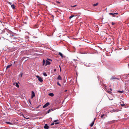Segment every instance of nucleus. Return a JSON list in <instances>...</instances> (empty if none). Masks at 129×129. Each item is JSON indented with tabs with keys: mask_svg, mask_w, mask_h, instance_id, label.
I'll use <instances>...</instances> for the list:
<instances>
[{
	"mask_svg": "<svg viewBox=\"0 0 129 129\" xmlns=\"http://www.w3.org/2000/svg\"><path fill=\"white\" fill-rule=\"evenodd\" d=\"M5 32L4 33L5 37L7 38H8L9 37H11L13 36V35H11L10 31L6 29L5 30Z\"/></svg>",
	"mask_w": 129,
	"mask_h": 129,
	"instance_id": "1",
	"label": "nucleus"
},
{
	"mask_svg": "<svg viewBox=\"0 0 129 129\" xmlns=\"http://www.w3.org/2000/svg\"><path fill=\"white\" fill-rule=\"evenodd\" d=\"M36 77L38 78V80L41 82H42L43 81V80L42 78L40 77L39 76H36Z\"/></svg>",
	"mask_w": 129,
	"mask_h": 129,
	"instance_id": "2",
	"label": "nucleus"
},
{
	"mask_svg": "<svg viewBox=\"0 0 129 129\" xmlns=\"http://www.w3.org/2000/svg\"><path fill=\"white\" fill-rule=\"evenodd\" d=\"M115 120H113L111 121H108L106 122V124H112L114 123L115 122Z\"/></svg>",
	"mask_w": 129,
	"mask_h": 129,
	"instance_id": "3",
	"label": "nucleus"
},
{
	"mask_svg": "<svg viewBox=\"0 0 129 129\" xmlns=\"http://www.w3.org/2000/svg\"><path fill=\"white\" fill-rule=\"evenodd\" d=\"M49 102H47L44 105V106L43 107V108H45L46 107H47L48 106H49Z\"/></svg>",
	"mask_w": 129,
	"mask_h": 129,
	"instance_id": "4",
	"label": "nucleus"
},
{
	"mask_svg": "<svg viewBox=\"0 0 129 129\" xmlns=\"http://www.w3.org/2000/svg\"><path fill=\"white\" fill-rule=\"evenodd\" d=\"M32 94L31 96V98L33 99V98L35 96V93L33 91H32L31 92Z\"/></svg>",
	"mask_w": 129,
	"mask_h": 129,
	"instance_id": "5",
	"label": "nucleus"
},
{
	"mask_svg": "<svg viewBox=\"0 0 129 129\" xmlns=\"http://www.w3.org/2000/svg\"><path fill=\"white\" fill-rule=\"evenodd\" d=\"M95 119L94 118V120L93 121H92V122L90 124V126L91 127H92L93 125L94 124V121L95 120Z\"/></svg>",
	"mask_w": 129,
	"mask_h": 129,
	"instance_id": "6",
	"label": "nucleus"
},
{
	"mask_svg": "<svg viewBox=\"0 0 129 129\" xmlns=\"http://www.w3.org/2000/svg\"><path fill=\"white\" fill-rule=\"evenodd\" d=\"M49 128V127L47 125V124H45L44 126V128L45 129H48Z\"/></svg>",
	"mask_w": 129,
	"mask_h": 129,
	"instance_id": "7",
	"label": "nucleus"
},
{
	"mask_svg": "<svg viewBox=\"0 0 129 129\" xmlns=\"http://www.w3.org/2000/svg\"><path fill=\"white\" fill-rule=\"evenodd\" d=\"M51 63L49 61H48L47 60L46 61V63L45 64V66H46L47 65H49V64H50Z\"/></svg>",
	"mask_w": 129,
	"mask_h": 129,
	"instance_id": "8",
	"label": "nucleus"
},
{
	"mask_svg": "<svg viewBox=\"0 0 129 129\" xmlns=\"http://www.w3.org/2000/svg\"><path fill=\"white\" fill-rule=\"evenodd\" d=\"M58 120H54V122H55L54 123V124H57L59 123V122H56L58 121Z\"/></svg>",
	"mask_w": 129,
	"mask_h": 129,
	"instance_id": "9",
	"label": "nucleus"
},
{
	"mask_svg": "<svg viewBox=\"0 0 129 129\" xmlns=\"http://www.w3.org/2000/svg\"><path fill=\"white\" fill-rule=\"evenodd\" d=\"M48 95L51 96H54V94L52 93H50Z\"/></svg>",
	"mask_w": 129,
	"mask_h": 129,
	"instance_id": "10",
	"label": "nucleus"
},
{
	"mask_svg": "<svg viewBox=\"0 0 129 129\" xmlns=\"http://www.w3.org/2000/svg\"><path fill=\"white\" fill-rule=\"evenodd\" d=\"M58 54L59 55L61 56L62 58H63V56L61 52H59L58 53Z\"/></svg>",
	"mask_w": 129,
	"mask_h": 129,
	"instance_id": "11",
	"label": "nucleus"
},
{
	"mask_svg": "<svg viewBox=\"0 0 129 129\" xmlns=\"http://www.w3.org/2000/svg\"><path fill=\"white\" fill-rule=\"evenodd\" d=\"M57 79L58 80H61L62 79L61 77L59 75L58 77L57 78Z\"/></svg>",
	"mask_w": 129,
	"mask_h": 129,
	"instance_id": "12",
	"label": "nucleus"
},
{
	"mask_svg": "<svg viewBox=\"0 0 129 129\" xmlns=\"http://www.w3.org/2000/svg\"><path fill=\"white\" fill-rule=\"evenodd\" d=\"M109 14L110 15H112L114 17H115V16L114 15V13H109Z\"/></svg>",
	"mask_w": 129,
	"mask_h": 129,
	"instance_id": "13",
	"label": "nucleus"
},
{
	"mask_svg": "<svg viewBox=\"0 0 129 129\" xmlns=\"http://www.w3.org/2000/svg\"><path fill=\"white\" fill-rule=\"evenodd\" d=\"M12 64H10V65H8L6 69H7L8 68H10L12 65Z\"/></svg>",
	"mask_w": 129,
	"mask_h": 129,
	"instance_id": "14",
	"label": "nucleus"
},
{
	"mask_svg": "<svg viewBox=\"0 0 129 129\" xmlns=\"http://www.w3.org/2000/svg\"><path fill=\"white\" fill-rule=\"evenodd\" d=\"M11 7L13 9H15V6L14 4L11 5Z\"/></svg>",
	"mask_w": 129,
	"mask_h": 129,
	"instance_id": "15",
	"label": "nucleus"
},
{
	"mask_svg": "<svg viewBox=\"0 0 129 129\" xmlns=\"http://www.w3.org/2000/svg\"><path fill=\"white\" fill-rule=\"evenodd\" d=\"M116 78L114 76H112L111 78V80H113L114 79H116Z\"/></svg>",
	"mask_w": 129,
	"mask_h": 129,
	"instance_id": "16",
	"label": "nucleus"
},
{
	"mask_svg": "<svg viewBox=\"0 0 129 129\" xmlns=\"http://www.w3.org/2000/svg\"><path fill=\"white\" fill-rule=\"evenodd\" d=\"M98 3H97L96 4H94L93 5V6L95 7V6H97L98 5Z\"/></svg>",
	"mask_w": 129,
	"mask_h": 129,
	"instance_id": "17",
	"label": "nucleus"
},
{
	"mask_svg": "<svg viewBox=\"0 0 129 129\" xmlns=\"http://www.w3.org/2000/svg\"><path fill=\"white\" fill-rule=\"evenodd\" d=\"M15 86L16 87H17L18 88L19 87V85L18 83H17V82L15 83Z\"/></svg>",
	"mask_w": 129,
	"mask_h": 129,
	"instance_id": "18",
	"label": "nucleus"
},
{
	"mask_svg": "<svg viewBox=\"0 0 129 129\" xmlns=\"http://www.w3.org/2000/svg\"><path fill=\"white\" fill-rule=\"evenodd\" d=\"M51 111H53V110H52V109H50L49 110L47 111V113H49Z\"/></svg>",
	"mask_w": 129,
	"mask_h": 129,
	"instance_id": "19",
	"label": "nucleus"
},
{
	"mask_svg": "<svg viewBox=\"0 0 129 129\" xmlns=\"http://www.w3.org/2000/svg\"><path fill=\"white\" fill-rule=\"evenodd\" d=\"M75 16L73 15H72L71 16H70V17H69V18L70 19H71V18H72V17H74Z\"/></svg>",
	"mask_w": 129,
	"mask_h": 129,
	"instance_id": "20",
	"label": "nucleus"
},
{
	"mask_svg": "<svg viewBox=\"0 0 129 129\" xmlns=\"http://www.w3.org/2000/svg\"><path fill=\"white\" fill-rule=\"evenodd\" d=\"M43 74L45 76H47L46 74L45 73H44Z\"/></svg>",
	"mask_w": 129,
	"mask_h": 129,
	"instance_id": "21",
	"label": "nucleus"
},
{
	"mask_svg": "<svg viewBox=\"0 0 129 129\" xmlns=\"http://www.w3.org/2000/svg\"><path fill=\"white\" fill-rule=\"evenodd\" d=\"M45 62H46L45 61V60H43V65H45Z\"/></svg>",
	"mask_w": 129,
	"mask_h": 129,
	"instance_id": "22",
	"label": "nucleus"
},
{
	"mask_svg": "<svg viewBox=\"0 0 129 129\" xmlns=\"http://www.w3.org/2000/svg\"><path fill=\"white\" fill-rule=\"evenodd\" d=\"M123 92H124V91H121L120 90H119L118 91V92H119V93H123Z\"/></svg>",
	"mask_w": 129,
	"mask_h": 129,
	"instance_id": "23",
	"label": "nucleus"
},
{
	"mask_svg": "<svg viewBox=\"0 0 129 129\" xmlns=\"http://www.w3.org/2000/svg\"><path fill=\"white\" fill-rule=\"evenodd\" d=\"M6 123H7L9 124H10V125L12 124V123H11L9 122H7Z\"/></svg>",
	"mask_w": 129,
	"mask_h": 129,
	"instance_id": "24",
	"label": "nucleus"
},
{
	"mask_svg": "<svg viewBox=\"0 0 129 129\" xmlns=\"http://www.w3.org/2000/svg\"><path fill=\"white\" fill-rule=\"evenodd\" d=\"M104 115H105L104 114H103L101 116V117L102 118H103V117L104 116Z\"/></svg>",
	"mask_w": 129,
	"mask_h": 129,
	"instance_id": "25",
	"label": "nucleus"
},
{
	"mask_svg": "<svg viewBox=\"0 0 129 129\" xmlns=\"http://www.w3.org/2000/svg\"><path fill=\"white\" fill-rule=\"evenodd\" d=\"M77 6V5H75L74 6H71V7H75L76 6Z\"/></svg>",
	"mask_w": 129,
	"mask_h": 129,
	"instance_id": "26",
	"label": "nucleus"
},
{
	"mask_svg": "<svg viewBox=\"0 0 129 129\" xmlns=\"http://www.w3.org/2000/svg\"><path fill=\"white\" fill-rule=\"evenodd\" d=\"M57 84L59 86H61L60 84L59 83V82H57Z\"/></svg>",
	"mask_w": 129,
	"mask_h": 129,
	"instance_id": "27",
	"label": "nucleus"
},
{
	"mask_svg": "<svg viewBox=\"0 0 129 129\" xmlns=\"http://www.w3.org/2000/svg\"><path fill=\"white\" fill-rule=\"evenodd\" d=\"M7 3L9 4L10 5H12V3L10 2H7Z\"/></svg>",
	"mask_w": 129,
	"mask_h": 129,
	"instance_id": "28",
	"label": "nucleus"
},
{
	"mask_svg": "<svg viewBox=\"0 0 129 129\" xmlns=\"http://www.w3.org/2000/svg\"><path fill=\"white\" fill-rule=\"evenodd\" d=\"M54 124V122H53L50 125H53Z\"/></svg>",
	"mask_w": 129,
	"mask_h": 129,
	"instance_id": "29",
	"label": "nucleus"
},
{
	"mask_svg": "<svg viewBox=\"0 0 129 129\" xmlns=\"http://www.w3.org/2000/svg\"><path fill=\"white\" fill-rule=\"evenodd\" d=\"M56 2L57 3H58V4H60V2H59V1H56Z\"/></svg>",
	"mask_w": 129,
	"mask_h": 129,
	"instance_id": "30",
	"label": "nucleus"
},
{
	"mask_svg": "<svg viewBox=\"0 0 129 129\" xmlns=\"http://www.w3.org/2000/svg\"><path fill=\"white\" fill-rule=\"evenodd\" d=\"M115 23H114V22H112V25H114V24H115Z\"/></svg>",
	"mask_w": 129,
	"mask_h": 129,
	"instance_id": "31",
	"label": "nucleus"
},
{
	"mask_svg": "<svg viewBox=\"0 0 129 129\" xmlns=\"http://www.w3.org/2000/svg\"><path fill=\"white\" fill-rule=\"evenodd\" d=\"M114 15H115V14H116V15L118 14V13H114Z\"/></svg>",
	"mask_w": 129,
	"mask_h": 129,
	"instance_id": "32",
	"label": "nucleus"
},
{
	"mask_svg": "<svg viewBox=\"0 0 129 129\" xmlns=\"http://www.w3.org/2000/svg\"><path fill=\"white\" fill-rule=\"evenodd\" d=\"M20 77H21L22 76V73H21V74H20Z\"/></svg>",
	"mask_w": 129,
	"mask_h": 129,
	"instance_id": "33",
	"label": "nucleus"
},
{
	"mask_svg": "<svg viewBox=\"0 0 129 129\" xmlns=\"http://www.w3.org/2000/svg\"><path fill=\"white\" fill-rule=\"evenodd\" d=\"M108 93H111V92L110 91H108Z\"/></svg>",
	"mask_w": 129,
	"mask_h": 129,
	"instance_id": "34",
	"label": "nucleus"
},
{
	"mask_svg": "<svg viewBox=\"0 0 129 129\" xmlns=\"http://www.w3.org/2000/svg\"><path fill=\"white\" fill-rule=\"evenodd\" d=\"M47 59L48 60L51 61V59H49V58H48Z\"/></svg>",
	"mask_w": 129,
	"mask_h": 129,
	"instance_id": "35",
	"label": "nucleus"
},
{
	"mask_svg": "<svg viewBox=\"0 0 129 129\" xmlns=\"http://www.w3.org/2000/svg\"><path fill=\"white\" fill-rule=\"evenodd\" d=\"M40 106V105H39V106H38L37 107H36V108H39V107Z\"/></svg>",
	"mask_w": 129,
	"mask_h": 129,
	"instance_id": "36",
	"label": "nucleus"
},
{
	"mask_svg": "<svg viewBox=\"0 0 129 129\" xmlns=\"http://www.w3.org/2000/svg\"><path fill=\"white\" fill-rule=\"evenodd\" d=\"M73 60L75 61H76V60H76L75 59H73Z\"/></svg>",
	"mask_w": 129,
	"mask_h": 129,
	"instance_id": "37",
	"label": "nucleus"
},
{
	"mask_svg": "<svg viewBox=\"0 0 129 129\" xmlns=\"http://www.w3.org/2000/svg\"><path fill=\"white\" fill-rule=\"evenodd\" d=\"M124 104H121V105L122 106H124Z\"/></svg>",
	"mask_w": 129,
	"mask_h": 129,
	"instance_id": "38",
	"label": "nucleus"
},
{
	"mask_svg": "<svg viewBox=\"0 0 129 129\" xmlns=\"http://www.w3.org/2000/svg\"><path fill=\"white\" fill-rule=\"evenodd\" d=\"M54 71H55V72L56 71V69H54Z\"/></svg>",
	"mask_w": 129,
	"mask_h": 129,
	"instance_id": "39",
	"label": "nucleus"
},
{
	"mask_svg": "<svg viewBox=\"0 0 129 129\" xmlns=\"http://www.w3.org/2000/svg\"><path fill=\"white\" fill-rule=\"evenodd\" d=\"M60 72H61V68H60Z\"/></svg>",
	"mask_w": 129,
	"mask_h": 129,
	"instance_id": "40",
	"label": "nucleus"
},
{
	"mask_svg": "<svg viewBox=\"0 0 129 129\" xmlns=\"http://www.w3.org/2000/svg\"><path fill=\"white\" fill-rule=\"evenodd\" d=\"M59 67L60 68H60H61V67H60V65H59Z\"/></svg>",
	"mask_w": 129,
	"mask_h": 129,
	"instance_id": "41",
	"label": "nucleus"
},
{
	"mask_svg": "<svg viewBox=\"0 0 129 129\" xmlns=\"http://www.w3.org/2000/svg\"><path fill=\"white\" fill-rule=\"evenodd\" d=\"M67 91V90H65V91Z\"/></svg>",
	"mask_w": 129,
	"mask_h": 129,
	"instance_id": "42",
	"label": "nucleus"
},
{
	"mask_svg": "<svg viewBox=\"0 0 129 129\" xmlns=\"http://www.w3.org/2000/svg\"><path fill=\"white\" fill-rule=\"evenodd\" d=\"M15 63V62L14 61V63Z\"/></svg>",
	"mask_w": 129,
	"mask_h": 129,
	"instance_id": "43",
	"label": "nucleus"
},
{
	"mask_svg": "<svg viewBox=\"0 0 129 129\" xmlns=\"http://www.w3.org/2000/svg\"><path fill=\"white\" fill-rule=\"evenodd\" d=\"M110 90H111L112 89H110Z\"/></svg>",
	"mask_w": 129,
	"mask_h": 129,
	"instance_id": "44",
	"label": "nucleus"
},
{
	"mask_svg": "<svg viewBox=\"0 0 129 129\" xmlns=\"http://www.w3.org/2000/svg\"><path fill=\"white\" fill-rule=\"evenodd\" d=\"M129 75V74H128V75Z\"/></svg>",
	"mask_w": 129,
	"mask_h": 129,
	"instance_id": "45",
	"label": "nucleus"
}]
</instances>
